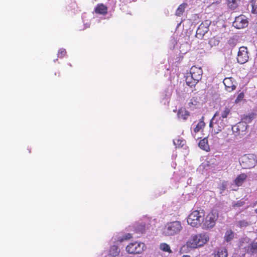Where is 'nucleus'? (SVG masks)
<instances>
[{
    "label": "nucleus",
    "instance_id": "6ab92c4d",
    "mask_svg": "<svg viewBox=\"0 0 257 257\" xmlns=\"http://www.w3.org/2000/svg\"><path fill=\"white\" fill-rule=\"evenodd\" d=\"M231 107L229 106H226L223 110H221L220 116L222 119L224 120V118H226L227 116L231 113Z\"/></svg>",
    "mask_w": 257,
    "mask_h": 257
},
{
    "label": "nucleus",
    "instance_id": "f3484780",
    "mask_svg": "<svg viewBox=\"0 0 257 257\" xmlns=\"http://www.w3.org/2000/svg\"><path fill=\"white\" fill-rule=\"evenodd\" d=\"M214 257H227V250L225 248H219L214 252Z\"/></svg>",
    "mask_w": 257,
    "mask_h": 257
},
{
    "label": "nucleus",
    "instance_id": "4468645a",
    "mask_svg": "<svg viewBox=\"0 0 257 257\" xmlns=\"http://www.w3.org/2000/svg\"><path fill=\"white\" fill-rule=\"evenodd\" d=\"M247 177L246 174L245 173H241L238 175L234 181L235 185L238 187L241 186L246 180Z\"/></svg>",
    "mask_w": 257,
    "mask_h": 257
},
{
    "label": "nucleus",
    "instance_id": "f03ea898",
    "mask_svg": "<svg viewBox=\"0 0 257 257\" xmlns=\"http://www.w3.org/2000/svg\"><path fill=\"white\" fill-rule=\"evenodd\" d=\"M209 239V236L205 233L192 234L186 244L188 247L196 248L203 246L208 241Z\"/></svg>",
    "mask_w": 257,
    "mask_h": 257
},
{
    "label": "nucleus",
    "instance_id": "412c9836",
    "mask_svg": "<svg viewBox=\"0 0 257 257\" xmlns=\"http://www.w3.org/2000/svg\"><path fill=\"white\" fill-rule=\"evenodd\" d=\"M187 6V4L186 3H183L180 5L176 11L175 15L177 17H180L182 16L184 13Z\"/></svg>",
    "mask_w": 257,
    "mask_h": 257
},
{
    "label": "nucleus",
    "instance_id": "c9c22d12",
    "mask_svg": "<svg viewBox=\"0 0 257 257\" xmlns=\"http://www.w3.org/2000/svg\"><path fill=\"white\" fill-rule=\"evenodd\" d=\"M201 129V124L198 123L195 127L194 128V131L195 133L198 132Z\"/></svg>",
    "mask_w": 257,
    "mask_h": 257
},
{
    "label": "nucleus",
    "instance_id": "dca6fc26",
    "mask_svg": "<svg viewBox=\"0 0 257 257\" xmlns=\"http://www.w3.org/2000/svg\"><path fill=\"white\" fill-rule=\"evenodd\" d=\"M198 146L200 149L206 152L210 151L209 146L208 143V140L207 138H204L201 140L198 144Z\"/></svg>",
    "mask_w": 257,
    "mask_h": 257
},
{
    "label": "nucleus",
    "instance_id": "2f4dec72",
    "mask_svg": "<svg viewBox=\"0 0 257 257\" xmlns=\"http://www.w3.org/2000/svg\"><path fill=\"white\" fill-rule=\"evenodd\" d=\"M227 45L230 47L233 48L236 45V40L234 38H230L227 41Z\"/></svg>",
    "mask_w": 257,
    "mask_h": 257
},
{
    "label": "nucleus",
    "instance_id": "72a5a7b5",
    "mask_svg": "<svg viewBox=\"0 0 257 257\" xmlns=\"http://www.w3.org/2000/svg\"><path fill=\"white\" fill-rule=\"evenodd\" d=\"M245 204L244 201L241 200H238L236 202L234 203L232 206L234 208H238L242 206Z\"/></svg>",
    "mask_w": 257,
    "mask_h": 257
},
{
    "label": "nucleus",
    "instance_id": "f704fd0d",
    "mask_svg": "<svg viewBox=\"0 0 257 257\" xmlns=\"http://www.w3.org/2000/svg\"><path fill=\"white\" fill-rule=\"evenodd\" d=\"M244 93L242 92H240L237 96V98L235 100V102L236 103H238L239 101H240L244 97Z\"/></svg>",
    "mask_w": 257,
    "mask_h": 257
},
{
    "label": "nucleus",
    "instance_id": "9b49d317",
    "mask_svg": "<svg viewBox=\"0 0 257 257\" xmlns=\"http://www.w3.org/2000/svg\"><path fill=\"white\" fill-rule=\"evenodd\" d=\"M223 82L225 85L226 90L228 92H231L236 88V86L231 77L225 78Z\"/></svg>",
    "mask_w": 257,
    "mask_h": 257
},
{
    "label": "nucleus",
    "instance_id": "ddd939ff",
    "mask_svg": "<svg viewBox=\"0 0 257 257\" xmlns=\"http://www.w3.org/2000/svg\"><path fill=\"white\" fill-rule=\"evenodd\" d=\"M190 115V112L185 107H181L178 109L177 116L180 119L186 120Z\"/></svg>",
    "mask_w": 257,
    "mask_h": 257
},
{
    "label": "nucleus",
    "instance_id": "a878e982",
    "mask_svg": "<svg viewBox=\"0 0 257 257\" xmlns=\"http://www.w3.org/2000/svg\"><path fill=\"white\" fill-rule=\"evenodd\" d=\"M234 237V232L231 230H227L224 236L225 240L227 242L231 240Z\"/></svg>",
    "mask_w": 257,
    "mask_h": 257
},
{
    "label": "nucleus",
    "instance_id": "39448f33",
    "mask_svg": "<svg viewBox=\"0 0 257 257\" xmlns=\"http://www.w3.org/2000/svg\"><path fill=\"white\" fill-rule=\"evenodd\" d=\"M219 115V111H217L214 114L210 123L209 126L212 128V133L217 134L223 130L225 126V122L221 117L215 120V117Z\"/></svg>",
    "mask_w": 257,
    "mask_h": 257
},
{
    "label": "nucleus",
    "instance_id": "aec40b11",
    "mask_svg": "<svg viewBox=\"0 0 257 257\" xmlns=\"http://www.w3.org/2000/svg\"><path fill=\"white\" fill-rule=\"evenodd\" d=\"M246 251L252 255L257 253V242H251L247 246Z\"/></svg>",
    "mask_w": 257,
    "mask_h": 257
},
{
    "label": "nucleus",
    "instance_id": "a211bd4d",
    "mask_svg": "<svg viewBox=\"0 0 257 257\" xmlns=\"http://www.w3.org/2000/svg\"><path fill=\"white\" fill-rule=\"evenodd\" d=\"M240 0H227L228 8L232 10H235L239 6Z\"/></svg>",
    "mask_w": 257,
    "mask_h": 257
},
{
    "label": "nucleus",
    "instance_id": "2eb2a0df",
    "mask_svg": "<svg viewBox=\"0 0 257 257\" xmlns=\"http://www.w3.org/2000/svg\"><path fill=\"white\" fill-rule=\"evenodd\" d=\"M256 113L255 112H250L247 114H244L241 118V121L245 123H249L255 118Z\"/></svg>",
    "mask_w": 257,
    "mask_h": 257
},
{
    "label": "nucleus",
    "instance_id": "9d476101",
    "mask_svg": "<svg viewBox=\"0 0 257 257\" xmlns=\"http://www.w3.org/2000/svg\"><path fill=\"white\" fill-rule=\"evenodd\" d=\"M248 25V21L244 15L236 17L233 23V25L237 29H242L246 27Z\"/></svg>",
    "mask_w": 257,
    "mask_h": 257
},
{
    "label": "nucleus",
    "instance_id": "b1692460",
    "mask_svg": "<svg viewBox=\"0 0 257 257\" xmlns=\"http://www.w3.org/2000/svg\"><path fill=\"white\" fill-rule=\"evenodd\" d=\"M136 232L138 233H143L145 232L146 229V226L145 223H137L135 226Z\"/></svg>",
    "mask_w": 257,
    "mask_h": 257
},
{
    "label": "nucleus",
    "instance_id": "c85d7f7f",
    "mask_svg": "<svg viewBox=\"0 0 257 257\" xmlns=\"http://www.w3.org/2000/svg\"><path fill=\"white\" fill-rule=\"evenodd\" d=\"M250 4L251 6V13L257 14V0H251Z\"/></svg>",
    "mask_w": 257,
    "mask_h": 257
},
{
    "label": "nucleus",
    "instance_id": "bb28decb",
    "mask_svg": "<svg viewBox=\"0 0 257 257\" xmlns=\"http://www.w3.org/2000/svg\"><path fill=\"white\" fill-rule=\"evenodd\" d=\"M198 103L197 98L192 97L188 103V106L191 109H194L198 104Z\"/></svg>",
    "mask_w": 257,
    "mask_h": 257
},
{
    "label": "nucleus",
    "instance_id": "1a4fd4ad",
    "mask_svg": "<svg viewBox=\"0 0 257 257\" xmlns=\"http://www.w3.org/2000/svg\"><path fill=\"white\" fill-rule=\"evenodd\" d=\"M248 58L247 48L243 46L240 47L238 52L237 62L241 64H243L248 61Z\"/></svg>",
    "mask_w": 257,
    "mask_h": 257
},
{
    "label": "nucleus",
    "instance_id": "58836bf2",
    "mask_svg": "<svg viewBox=\"0 0 257 257\" xmlns=\"http://www.w3.org/2000/svg\"><path fill=\"white\" fill-rule=\"evenodd\" d=\"M255 212L257 213V208L255 210Z\"/></svg>",
    "mask_w": 257,
    "mask_h": 257
},
{
    "label": "nucleus",
    "instance_id": "7ed1b4c3",
    "mask_svg": "<svg viewBox=\"0 0 257 257\" xmlns=\"http://www.w3.org/2000/svg\"><path fill=\"white\" fill-rule=\"evenodd\" d=\"M202 73L200 67L192 66L190 70V74L186 78L187 84L190 87L194 86L201 79Z\"/></svg>",
    "mask_w": 257,
    "mask_h": 257
},
{
    "label": "nucleus",
    "instance_id": "20e7f679",
    "mask_svg": "<svg viewBox=\"0 0 257 257\" xmlns=\"http://www.w3.org/2000/svg\"><path fill=\"white\" fill-rule=\"evenodd\" d=\"M182 229L181 222L174 221L168 222L165 225L163 233L165 236H173L179 233Z\"/></svg>",
    "mask_w": 257,
    "mask_h": 257
},
{
    "label": "nucleus",
    "instance_id": "6e6552de",
    "mask_svg": "<svg viewBox=\"0 0 257 257\" xmlns=\"http://www.w3.org/2000/svg\"><path fill=\"white\" fill-rule=\"evenodd\" d=\"M211 24L209 20H205L199 26L196 30L195 36L199 39H202L205 34L209 31V27Z\"/></svg>",
    "mask_w": 257,
    "mask_h": 257
},
{
    "label": "nucleus",
    "instance_id": "4c0bfd02",
    "mask_svg": "<svg viewBox=\"0 0 257 257\" xmlns=\"http://www.w3.org/2000/svg\"><path fill=\"white\" fill-rule=\"evenodd\" d=\"M70 67H72V65L71 64H68Z\"/></svg>",
    "mask_w": 257,
    "mask_h": 257
},
{
    "label": "nucleus",
    "instance_id": "cd10ccee",
    "mask_svg": "<svg viewBox=\"0 0 257 257\" xmlns=\"http://www.w3.org/2000/svg\"><path fill=\"white\" fill-rule=\"evenodd\" d=\"M173 143L176 147H182L185 144V141L182 139H175L173 141Z\"/></svg>",
    "mask_w": 257,
    "mask_h": 257
},
{
    "label": "nucleus",
    "instance_id": "f8f14e48",
    "mask_svg": "<svg viewBox=\"0 0 257 257\" xmlns=\"http://www.w3.org/2000/svg\"><path fill=\"white\" fill-rule=\"evenodd\" d=\"M96 14L105 15L108 13V8L103 4H98L94 9Z\"/></svg>",
    "mask_w": 257,
    "mask_h": 257
},
{
    "label": "nucleus",
    "instance_id": "7c9ffc66",
    "mask_svg": "<svg viewBox=\"0 0 257 257\" xmlns=\"http://www.w3.org/2000/svg\"><path fill=\"white\" fill-rule=\"evenodd\" d=\"M132 237V234L131 233H127L125 235H124L123 237L118 238L117 241L119 242H122L124 240H128L130 239Z\"/></svg>",
    "mask_w": 257,
    "mask_h": 257
},
{
    "label": "nucleus",
    "instance_id": "c756f323",
    "mask_svg": "<svg viewBox=\"0 0 257 257\" xmlns=\"http://www.w3.org/2000/svg\"><path fill=\"white\" fill-rule=\"evenodd\" d=\"M248 222L245 220H240L237 222V226L241 228V227H245L248 225Z\"/></svg>",
    "mask_w": 257,
    "mask_h": 257
},
{
    "label": "nucleus",
    "instance_id": "4be33fe9",
    "mask_svg": "<svg viewBox=\"0 0 257 257\" xmlns=\"http://www.w3.org/2000/svg\"><path fill=\"white\" fill-rule=\"evenodd\" d=\"M120 252L119 247L115 245L111 246L109 249V254L110 255L115 257L117 256Z\"/></svg>",
    "mask_w": 257,
    "mask_h": 257
},
{
    "label": "nucleus",
    "instance_id": "423d86ee",
    "mask_svg": "<svg viewBox=\"0 0 257 257\" xmlns=\"http://www.w3.org/2000/svg\"><path fill=\"white\" fill-rule=\"evenodd\" d=\"M240 164L243 169L252 168L257 164L256 157L252 154L244 155L241 158Z\"/></svg>",
    "mask_w": 257,
    "mask_h": 257
},
{
    "label": "nucleus",
    "instance_id": "393cba45",
    "mask_svg": "<svg viewBox=\"0 0 257 257\" xmlns=\"http://www.w3.org/2000/svg\"><path fill=\"white\" fill-rule=\"evenodd\" d=\"M160 249L164 252H167L169 253H172V251L170 248V245L166 243H160Z\"/></svg>",
    "mask_w": 257,
    "mask_h": 257
},
{
    "label": "nucleus",
    "instance_id": "473e14b6",
    "mask_svg": "<svg viewBox=\"0 0 257 257\" xmlns=\"http://www.w3.org/2000/svg\"><path fill=\"white\" fill-rule=\"evenodd\" d=\"M66 54V51L65 49H60L58 52V57L59 58H63Z\"/></svg>",
    "mask_w": 257,
    "mask_h": 257
},
{
    "label": "nucleus",
    "instance_id": "f257e3e1",
    "mask_svg": "<svg viewBox=\"0 0 257 257\" xmlns=\"http://www.w3.org/2000/svg\"><path fill=\"white\" fill-rule=\"evenodd\" d=\"M218 217V211L212 209L207 214L203 210H194L192 211L187 218V222L193 227H197L199 226L205 230L212 228L216 224Z\"/></svg>",
    "mask_w": 257,
    "mask_h": 257
},
{
    "label": "nucleus",
    "instance_id": "5701e85b",
    "mask_svg": "<svg viewBox=\"0 0 257 257\" xmlns=\"http://www.w3.org/2000/svg\"><path fill=\"white\" fill-rule=\"evenodd\" d=\"M220 43L219 38L217 36H214L211 38L208 42V44L210 46L212 47L214 46H217Z\"/></svg>",
    "mask_w": 257,
    "mask_h": 257
},
{
    "label": "nucleus",
    "instance_id": "0eeeda50",
    "mask_svg": "<svg viewBox=\"0 0 257 257\" xmlns=\"http://www.w3.org/2000/svg\"><path fill=\"white\" fill-rule=\"evenodd\" d=\"M146 248L145 244L141 242L135 241L130 243L125 248V250L130 254L141 253Z\"/></svg>",
    "mask_w": 257,
    "mask_h": 257
},
{
    "label": "nucleus",
    "instance_id": "ea45409f",
    "mask_svg": "<svg viewBox=\"0 0 257 257\" xmlns=\"http://www.w3.org/2000/svg\"><path fill=\"white\" fill-rule=\"evenodd\" d=\"M58 74H59V75H59V76H60V72H59V73H58Z\"/></svg>",
    "mask_w": 257,
    "mask_h": 257
},
{
    "label": "nucleus",
    "instance_id": "e433bc0d",
    "mask_svg": "<svg viewBox=\"0 0 257 257\" xmlns=\"http://www.w3.org/2000/svg\"><path fill=\"white\" fill-rule=\"evenodd\" d=\"M181 257H190V256L189 255H183Z\"/></svg>",
    "mask_w": 257,
    "mask_h": 257
}]
</instances>
